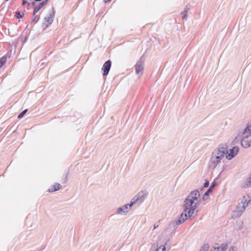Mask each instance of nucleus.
Instances as JSON below:
<instances>
[{
    "mask_svg": "<svg viewBox=\"0 0 251 251\" xmlns=\"http://www.w3.org/2000/svg\"><path fill=\"white\" fill-rule=\"evenodd\" d=\"M239 152V148L238 147H233L232 149L227 150L226 152V157L228 160H231L237 155Z\"/></svg>",
    "mask_w": 251,
    "mask_h": 251,
    "instance_id": "423d86ee",
    "label": "nucleus"
},
{
    "mask_svg": "<svg viewBox=\"0 0 251 251\" xmlns=\"http://www.w3.org/2000/svg\"><path fill=\"white\" fill-rule=\"evenodd\" d=\"M209 186V181L206 180L205 183L203 184L204 187H207Z\"/></svg>",
    "mask_w": 251,
    "mask_h": 251,
    "instance_id": "4be33fe9",
    "label": "nucleus"
},
{
    "mask_svg": "<svg viewBox=\"0 0 251 251\" xmlns=\"http://www.w3.org/2000/svg\"><path fill=\"white\" fill-rule=\"evenodd\" d=\"M244 187L249 188L251 187V178L249 177L244 183Z\"/></svg>",
    "mask_w": 251,
    "mask_h": 251,
    "instance_id": "2eb2a0df",
    "label": "nucleus"
},
{
    "mask_svg": "<svg viewBox=\"0 0 251 251\" xmlns=\"http://www.w3.org/2000/svg\"><path fill=\"white\" fill-rule=\"evenodd\" d=\"M166 248L164 245H160L154 251H165Z\"/></svg>",
    "mask_w": 251,
    "mask_h": 251,
    "instance_id": "a211bd4d",
    "label": "nucleus"
},
{
    "mask_svg": "<svg viewBox=\"0 0 251 251\" xmlns=\"http://www.w3.org/2000/svg\"><path fill=\"white\" fill-rule=\"evenodd\" d=\"M200 193L198 190L192 191L186 197L183 204V212L181 214L176 224L180 225L189 218H195L197 216L198 207L201 203Z\"/></svg>",
    "mask_w": 251,
    "mask_h": 251,
    "instance_id": "f257e3e1",
    "label": "nucleus"
},
{
    "mask_svg": "<svg viewBox=\"0 0 251 251\" xmlns=\"http://www.w3.org/2000/svg\"><path fill=\"white\" fill-rule=\"evenodd\" d=\"M216 185V182L215 180H214L211 184V186H210V187L208 188V189L207 190V191L204 194L203 197H202V199L203 200H206L208 199V196H209V193L210 192H211L214 187H215Z\"/></svg>",
    "mask_w": 251,
    "mask_h": 251,
    "instance_id": "9d476101",
    "label": "nucleus"
},
{
    "mask_svg": "<svg viewBox=\"0 0 251 251\" xmlns=\"http://www.w3.org/2000/svg\"><path fill=\"white\" fill-rule=\"evenodd\" d=\"M16 16L18 18H21L22 16L21 15L20 13L19 12H16Z\"/></svg>",
    "mask_w": 251,
    "mask_h": 251,
    "instance_id": "5701e85b",
    "label": "nucleus"
},
{
    "mask_svg": "<svg viewBox=\"0 0 251 251\" xmlns=\"http://www.w3.org/2000/svg\"><path fill=\"white\" fill-rule=\"evenodd\" d=\"M148 192L146 190L141 191L138 193L131 200L133 204L137 202H142L146 199Z\"/></svg>",
    "mask_w": 251,
    "mask_h": 251,
    "instance_id": "20e7f679",
    "label": "nucleus"
},
{
    "mask_svg": "<svg viewBox=\"0 0 251 251\" xmlns=\"http://www.w3.org/2000/svg\"><path fill=\"white\" fill-rule=\"evenodd\" d=\"M237 248L235 246H230L228 249V251H237Z\"/></svg>",
    "mask_w": 251,
    "mask_h": 251,
    "instance_id": "aec40b11",
    "label": "nucleus"
},
{
    "mask_svg": "<svg viewBox=\"0 0 251 251\" xmlns=\"http://www.w3.org/2000/svg\"><path fill=\"white\" fill-rule=\"evenodd\" d=\"M245 209H246L245 208L238 204L236 208L232 212V218L233 219H236L240 217Z\"/></svg>",
    "mask_w": 251,
    "mask_h": 251,
    "instance_id": "0eeeda50",
    "label": "nucleus"
},
{
    "mask_svg": "<svg viewBox=\"0 0 251 251\" xmlns=\"http://www.w3.org/2000/svg\"><path fill=\"white\" fill-rule=\"evenodd\" d=\"M111 67V62L110 61H107L105 62L103 66L102 70L103 71V75H108L110 68Z\"/></svg>",
    "mask_w": 251,
    "mask_h": 251,
    "instance_id": "ddd939ff",
    "label": "nucleus"
},
{
    "mask_svg": "<svg viewBox=\"0 0 251 251\" xmlns=\"http://www.w3.org/2000/svg\"><path fill=\"white\" fill-rule=\"evenodd\" d=\"M7 58L5 56H2L0 58V67H1L6 62Z\"/></svg>",
    "mask_w": 251,
    "mask_h": 251,
    "instance_id": "f3484780",
    "label": "nucleus"
},
{
    "mask_svg": "<svg viewBox=\"0 0 251 251\" xmlns=\"http://www.w3.org/2000/svg\"><path fill=\"white\" fill-rule=\"evenodd\" d=\"M228 244L226 243L221 244L219 246H215L213 251H225L227 250Z\"/></svg>",
    "mask_w": 251,
    "mask_h": 251,
    "instance_id": "f8f14e48",
    "label": "nucleus"
},
{
    "mask_svg": "<svg viewBox=\"0 0 251 251\" xmlns=\"http://www.w3.org/2000/svg\"><path fill=\"white\" fill-rule=\"evenodd\" d=\"M26 111H27V110L26 109V110H25L24 111H23L22 113H21L18 116V118L21 119V118H23V117L25 114V113L26 112Z\"/></svg>",
    "mask_w": 251,
    "mask_h": 251,
    "instance_id": "412c9836",
    "label": "nucleus"
},
{
    "mask_svg": "<svg viewBox=\"0 0 251 251\" xmlns=\"http://www.w3.org/2000/svg\"><path fill=\"white\" fill-rule=\"evenodd\" d=\"M251 202V194H247L243 196L241 201L239 203V204L246 209L248 206Z\"/></svg>",
    "mask_w": 251,
    "mask_h": 251,
    "instance_id": "6e6552de",
    "label": "nucleus"
},
{
    "mask_svg": "<svg viewBox=\"0 0 251 251\" xmlns=\"http://www.w3.org/2000/svg\"><path fill=\"white\" fill-rule=\"evenodd\" d=\"M133 205V203L130 201V204H126L117 208L116 214L120 216L126 215L128 213Z\"/></svg>",
    "mask_w": 251,
    "mask_h": 251,
    "instance_id": "39448f33",
    "label": "nucleus"
},
{
    "mask_svg": "<svg viewBox=\"0 0 251 251\" xmlns=\"http://www.w3.org/2000/svg\"><path fill=\"white\" fill-rule=\"evenodd\" d=\"M54 16V12L53 11H50L47 17H45L44 20V24L46 27L50 25L53 21Z\"/></svg>",
    "mask_w": 251,
    "mask_h": 251,
    "instance_id": "1a4fd4ad",
    "label": "nucleus"
},
{
    "mask_svg": "<svg viewBox=\"0 0 251 251\" xmlns=\"http://www.w3.org/2000/svg\"><path fill=\"white\" fill-rule=\"evenodd\" d=\"M45 2H42L39 5L36 6L34 10V14H35L37 12L39 11V10L43 7Z\"/></svg>",
    "mask_w": 251,
    "mask_h": 251,
    "instance_id": "dca6fc26",
    "label": "nucleus"
},
{
    "mask_svg": "<svg viewBox=\"0 0 251 251\" xmlns=\"http://www.w3.org/2000/svg\"><path fill=\"white\" fill-rule=\"evenodd\" d=\"M251 178V175H250V176Z\"/></svg>",
    "mask_w": 251,
    "mask_h": 251,
    "instance_id": "bb28decb",
    "label": "nucleus"
},
{
    "mask_svg": "<svg viewBox=\"0 0 251 251\" xmlns=\"http://www.w3.org/2000/svg\"><path fill=\"white\" fill-rule=\"evenodd\" d=\"M110 0H104L105 2H108Z\"/></svg>",
    "mask_w": 251,
    "mask_h": 251,
    "instance_id": "a878e982",
    "label": "nucleus"
},
{
    "mask_svg": "<svg viewBox=\"0 0 251 251\" xmlns=\"http://www.w3.org/2000/svg\"><path fill=\"white\" fill-rule=\"evenodd\" d=\"M226 151V146H220L215 149L210 156L209 160L210 167L215 168L220 164L224 159Z\"/></svg>",
    "mask_w": 251,
    "mask_h": 251,
    "instance_id": "f03ea898",
    "label": "nucleus"
},
{
    "mask_svg": "<svg viewBox=\"0 0 251 251\" xmlns=\"http://www.w3.org/2000/svg\"><path fill=\"white\" fill-rule=\"evenodd\" d=\"M26 2V1H25V0H23V4H25Z\"/></svg>",
    "mask_w": 251,
    "mask_h": 251,
    "instance_id": "393cba45",
    "label": "nucleus"
},
{
    "mask_svg": "<svg viewBox=\"0 0 251 251\" xmlns=\"http://www.w3.org/2000/svg\"><path fill=\"white\" fill-rule=\"evenodd\" d=\"M250 126H251V124H250Z\"/></svg>",
    "mask_w": 251,
    "mask_h": 251,
    "instance_id": "cd10ccee",
    "label": "nucleus"
},
{
    "mask_svg": "<svg viewBox=\"0 0 251 251\" xmlns=\"http://www.w3.org/2000/svg\"><path fill=\"white\" fill-rule=\"evenodd\" d=\"M240 139L241 146L245 148H248L251 146V126L248 125L246 128L241 131L235 139V140Z\"/></svg>",
    "mask_w": 251,
    "mask_h": 251,
    "instance_id": "7ed1b4c3",
    "label": "nucleus"
},
{
    "mask_svg": "<svg viewBox=\"0 0 251 251\" xmlns=\"http://www.w3.org/2000/svg\"><path fill=\"white\" fill-rule=\"evenodd\" d=\"M135 70L137 74L141 76L143 73V61H139L135 66Z\"/></svg>",
    "mask_w": 251,
    "mask_h": 251,
    "instance_id": "9b49d317",
    "label": "nucleus"
},
{
    "mask_svg": "<svg viewBox=\"0 0 251 251\" xmlns=\"http://www.w3.org/2000/svg\"><path fill=\"white\" fill-rule=\"evenodd\" d=\"M186 17V13L184 14V15L182 16V18L184 19Z\"/></svg>",
    "mask_w": 251,
    "mask_h": 251,
    "instance_id": "b1692460",
    "label": "nucleus"
},
{
    "mask_svg": "<svg viewBox=\"0 0 251 251\" xmlns=\"http://www.w3.org/2000/svg\"><path fill=\"white\" fill-rule=\"evenodd\" d=\"M209 248V246L208 244L204 245L200 251H207Z\"/></svg>",
    "mask_w": 251,
    "mask_h": 251,
    "instance_id": "6ab92c4d",
    "label": "nucleus"
},
{
    "mask_svg": "<svg viewBox=\"0 0 251 251\" xmlns=\"http://www.w3.org/2000/svg\"><path fill=\"white\" fill-rule=\"evenodd\" d=\"M60 188V185L59 183H55V184L51 186V188L49 189V192H54L59 190Z\"/></svg>",
    "mask_w": 251,
    "mask_h": 251,
    "instance_id": "4468645a",
    "label": "nucleus"
}]
</instances>
